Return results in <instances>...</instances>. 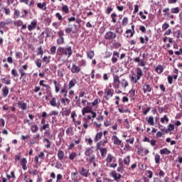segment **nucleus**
I'll return each instance as SVG.
<instances>
[{
    "instance_id": "nucleus-1",
    "label": "nucleus",
    "mask_w": 182,
    "mask_h": 182,
    "mask_svg": "<svg viewBox=\"0 0 182 182\" xmlns=\"http://www.w3.org/2000/svg\"><path fill=\"white\" fill-rule=\"evenodd\" d=\"M72 53H73L72 46H68L66 48L59 47L57 49L58 59L63 62V63H66V62H68V59L72 56Z\"/></svg>"
},
{
    "instance_id": "nucleus-2",
    "label": "nucleus",
    "mask_w": 182,
    "mask_h": 182,
    "mask_svg": "<svg viewBox=\"0 0 182 182\" xmlns=\"http://www.w3.org/2000/svg\"><path fill=\"white\" fill-rule=\"evenodd\" d=\"M129 86V81L125 78L120 80L119 75L113 77V87L114 89H126Z\"/></svg>"
},
{
    "instance_id": "nucleus-3",
    "label": "nucleus",
    "mask_w": 182,
    "mask_h": 182,
    "mask_svg": "<svg viewBox=\"0 0 182 182\" xmlns=\"http://www.w3.org/2000/svg\"><path fill=\"white\" fill-rule=\"evenodd\" d=\"M93 146H90L85 149V156H86V161L87 163H92L96 161V155L94 154L95 150Z\"/></svg>"
},
{
    "instance_id": "nucleus-4",
    "label": "nucleus",
    "mask_w": 182,
    "mask_h": 182,
    "mask_svg": "<svg viewBox=\"0 0 182 182\" xmlns=\"http://www.w3.org/2000/svg\"><path fill=\"white\" fill-rule=\"evenodd\" d=\"M105 162L106 166L109 167V168H116L117 167V160L112 154H107Z\"/></svg>"
},
{
    "instance_id": "nucleus-5",
    "label": "nucleus",
    "mask_w": 182,
    "mask_h": 182,
    "mask_svg": "<svg viewBox=\"0 0 182 182\" xmlns=\"http://www.w3.org/2000/svg\"><path fill=\"white\" fill-rule=\"evenodd\" d=\"M117 37V35L115 32L109 31H107L106 33L104 36L105 41H107V42H113V41Z\"/></svg>"
},
{
    "instance_id": "nucleus-6",
    "label": "nucleus",
    "mask_w": 182,
    "mask_h": 182,
    "mask_svg": "<svg viewBox=\"0 0 182 182\" xmlns=\"http://www.w3.org/2000/svg\"><path fill=\"white\" fill-rule=\"evenodd\" d=\"M26 70H28V64L22 65L21 68L18 70V72L21 75L20 80H23L24 83L26 82L25 77H26V76L28 75V73H25Z\"/></svg>"
},
{
    "instance_id": "nucleus-7",
    "label": "nucleus",
    "mask_w": 182,
    "mask_h": 182,
    "mask_svg": "<svg viewBox=\"0 0 182 182\" xmlns=\"http://www.w3.org/2000/svg\"><path fill=\"white\" fill-rule=\"evenodd\" d=\"M86 113H91V114H92V119H95L97 115L96 112H95L92 110V107H90V106H87V107L82 108V116H85V114H86Z\"/></svg>"
},
{
    "instance_id": "nucleus-8",
    "label": "nucleus",
    "mask_w": 182,
    "mask_h": 182,
    "mask_svg": "<svg viewBox=\"0 0 182 182\" xmlns=\"http://www.w3.org/2000/svg\"><path fill=\"white\" fill-rule=\"evenodd\" d=\"M104 95L105 100H109L110 97H113V95H114V90L112 88L105 89Z\"/></svg>"
},
{
    "instance_id": "nucleus-9",
    "label": "nucleus",
    "mask_w": 182,
    "mask_h": 182,
    "mask_svg": "<svg viewBox=\"0 0 182 182\" xmlns=\"http://www.w3.org/2000/svg\"><path fill=\"white\" fill-rule=\"evenodd\" d=\"M50 105L52 106V107H60V101H58V99L55 97H53L50 100Z\"/></svg>"
},
{
    "instance_id": "nucleus-10",
    "label": "nucleus",
    "mask_w": 182,
    "mask_h": 182,
    "mask_svg": "<svg viewBox=\"0 0 182 182\" xmlns=\"http://www.w3.org/2000/svg\"><path fill=\"white\" fill-rule=\"evenodd\" d=\"M107 134H109V132L104 131L102 133V136H104V139L101 140L100 142L97 143V146H105L108 141L107 136H106Z\"/></svg>"
},
{
    "instance_id": "nucleus-11",
    "label": "nucleus",
    "mask_w": 182,
    "mask_h": 182,
    "mask_svg": "<svg viewBox=\"0 0 182 182\" xmlns=\"http://www.w3.org/2000/svg\"><path fill=\"white\" fill-rule=\"evenodd\" d=\"M137 153L139 156H147L149 153H150V151L149 149L144 148V147H140L138 149Z\"/></svg>"
},
{
    "instance_id": "nucleus-12",
    "label": "nucleus",
    "mask_w": 182,
    "mask_h": 182,
    "mask_svg": "<svg viewBox=\"0 0 182 182\" xmlns=\"http://www.w3.org/2000/svg\"><path fill=\"white\" fill-rule=\"evenodd\" d=\"M111 177H113L115 181L119 182L120 178H122V174L117 173L116 171H112L110 173Z\"/></svg>"
},
{
    "instance_id": "nucleus-13",
    "label": "nucleus",
    "mask_w": 182,
    "mask_h": 182,
    "mask_svg": "<svg viewBox=\"0 0 182 182\" xmlns=\"http://www.w3.org/2000/svg\"><path fill=\"white\" fill-rule=\"evenodd\" d=\"M97 150L100 151L101 157H102V159H105V157H106V154H107V148L100 147V145H97Z\"/></svg>"
},
{
    "instance_id": "nucleus-14",
    "label": "nucleus",
    "mask_w": 182,
    "mask_h": 182,
    "mask_svg": "<svg viewBox=\"0 0 182 182\" xmlns=\"http://www.w3.org/2000/svg\"><path fill=\"white\" fill-rule=\"evenodd\" d=\"M38 25V21L36 20H33L31 23L28 26V29L31 32L33 31V29H36V26Z\"/></svg>"
},
{
    "instance_id": "nucleus-15",
    "label": "nucleus",
    "mask_w": 182,
    "mask_h": 182,
    "mask_svg": "<svg viewBox=\"0 0 182 182\" xmlns=\"http://www.w3.org/2000/svg\"><path fill=\"white\" fill-rule=\"evenodd\" d=\"M70 70L72 73H80L82 69L79 65H76V64H73Z\"/></svg>"
},
{
    "instance_id": "nucleus-16",
    "label": "nucleus",
    "mask_w": 182,
    "mask_h": 182,
    "mask_svg": "<svg viewBox=\"0 0 182 182\" xmlns=\"http://www.w3.org/2000/svg\"><path fill=\"white\" fill-rule=\"evenodd\" d=\"M77 84V80H76V78L71 79L68 83V90H70V89H73V87H75V86H76Z\"/></svg>"
},
{
    "instance_id": "nucleus-17",
    "label": "nucleus",
    "mask_w": 182,
    "mask_h": 182,
    "mask_svg": "<svg viewBox=\"0 0 182 182\" xmlns=\"http://www.w3.org/2000/svg\"><path fill=\"white\" fill-rule=\"evenodd\" d=\"M20 164L24 171L28 170V166H26V164H28V161L26 160V158H22L21 159Z\"/></svg>"
},
{
    "instance_id": "nucleus-18",
    "label": "nucleus",
    "mask_w": 182,
    "mask_h": 182,
    "mask_svg": "<svg viewBox=\"0 0 182 182\" xmlns=\"http://www.w3.org/2000/svg\"><path fill=\"white\" fill-rule=\"evenodd\" d=\"M77 171L72 172L71 173V180L73 182H79L80 181V179L77 177Z\"/></svg>"
},
{
    "instance_id": "nucleus-19",
    "label": "nucleus",
    "mask_w": 182,
    "mask_h": 182,
    "mask_svg": "<svg viewBox=\"0 0 182 182\" xmlns=\"http://www.w3.org/2000/svg\"><path fill=\"white\" fill-rule=\"evenodd\" d=\"M112 140L115 146H120V144H122V140L119 139L116 135L112 136Z\"/></svg>"
},
{
    "instance_id": "nucleus-20",
    "label": "nucleus",
    "mask_w": 182,
    "mask_h": 182,
    "mask_svg": "<svg viewBox=\"0 0 182 182\" xmlns=\"http://www.w3.org/2000/svg\"><path fill=\"white\" fill-rule=\"evenodd\" d=\"M152 87L151 86H150V85L149 84H144L143 85V92L144 93H150L152 90Z\"/></svg>"
},
{
    "instance_id": "nucleus-21",
    "label": "nucleus",
    "mask_w": 182,
    "mask_h": 182,
    "mask_svg": "<svg viewBox=\"0 0 182 182\" xmlns=\"http://www.w3.org/2000/svg\"><path fill=\"white\" fill-rule=\"evenodd\" d=\"M60 94L63 95V97L68 96V85L66 83L63 85V87L60 90Z\"/></svg>"
},
{
    "instance_id": "nucleus-22",
    "label": "nucleus",
    "mask_w": 182,
    "mask_h": 182,
    "mask_svg": "<svg viewBox=\"0 0 182 182\" xmlns=\"http://www.w3.org/2000/svg\"><path fill=\"white\" fill-rule=\"evenodd\" d=\"M102 137H103V132H97L94 139V141L95 143H97V141H100V140H102Z\"/></svg>"
},
{
    "instance_id": "nucleus-23",
    "label": "nucleus",
    "mask_w": 182,
    "mask_h": 182,
    "mask_svg": "<svg viewBox=\"0 0 182 182\" xmlns=\"http://www.w3.org/2000/svg\"><path fill=\"white\" fill-rule=\"evenodd\" d=\"M41 140V134H36L33 136V140L30 141L31 144H35L36 141H39Z\"/></svg>"
},
{
    "instance_id": "nucleus-24",
    "label": "nucleus",
    "mask_w": 182,
    "mask_h": 182,
    "mask_svg": "<svg viewBox=\"0 0 182 182\" xmlns=\"http://www.w3.org/2000/svg\"><path fill=\"white\" fill-rule=\"evenodd\" d=\"M53 83L55 86V93H59L60 92V83L58 82L55 80H53Z\"/></svg>"
},
{
    "instance_id": "nucleus-25",
    "label": "nucleus",
    "mask_w": 182,
    "mask_h": 182,
    "mask_svg": "<svg viewBox=\"0 0 182 182\" xmlns=\"http://www.w3.org/2000/svg\"><path fill=\"white\" fill-rule=\"evenodd\" d=\"M12 23V20L8 18L5 21L0 22V28H5L6 25H11Z\"/></svg>"
},
{
    "instance_id": "nucleus-26",
    "label": "nucleus",
    "mask_w": 182,
    "mask_h": 182,
    "mask_svg": "<svg viewBox=\"0 0 182 182\" xmlns=\"http://www.w3.org/2000/svg\"><path fill=\"white\" fill-rule=\"evenodd\" d=\"M159 153H160V154H161V156H164V154L166 156H168V154H171V151H170L167 148H164V149L160 150Z\"/></svg>"
},
{
    "instance_id": "nucleus-27",
    "label": "nucleus",
    "mask_w": 182,
    "mask_h": 182,
    "mask_svg": "<svg viewBox=\"0 0 182 182\" xmlns=\"http://www.w3.org/2000/svg\"><path fill=\"white\" fill-rule=\"evenodd\" d=\"M17 105L21 110H26V109H28V105L26 102H17Z\"/></svg>"
},
{
    "instance_id": "nucleus-28",
    "label": "nucleus",
    "mask_w": 182,
    "mask_h": 182,
    "mask_svg": "<svg viewBox=\"0 0 182 182\" xmlns=\"http://www.w3.org/2000/svg\"><path fill=\"white\" fill-rule=\"evenodd\" d=\"M119 53L117 51H114L113 52V56L112 58V63H116L117 62V58H119Z\"/></svg>"
},
{
    "instance_id": "nucleus-29",
    "label": "nucleus",
    "mask_w": 182,
    "mask_h": 182,
    "mask_svg": "<svg viewBox=\"0 0 182 182\" xmlns=\"http://www.w3.org/2000/svg\"><path fill=\"white\" fill-rule=\"evenodd\" d=\"M37 8H38V9H41L42 11H46V2L38 3Z\"/></svg>"
},
{
    "instance_id": "nucleus-30",
    "label": "nucleus",
    "mask_w": 182,
    "mask_h": 182,
    "mask_svg": "<svg viewBox=\"0 0 182 182\" xmlns=\"http://www.w3.org/2000/svg\"><path fill=\"white\" fill-rule=\"evenodd\" d=\"M43 141V143H46V144H45V147L46 149H50V146H52V141H50V140H49L48 138H44Z\"/></svg>"
},
{
    "instance_id": "nucleus-31",
    "label": "nucleus",
    "mask_w": 182,
    "mask_h": 182,
    "mask_svg": "<svg viewBox=\"0 0 182 182\" xmlns=\"http://www.w3.org/2000/svg\"><path fill=\"white\" fill-rule=\"evenodd\" d=\"M130 155L127 156L123 160V163L125 166H127V167H129V166H130Z\"/></svg>"
},
{
    "instance_id": "nucleus-32",
    "label": "nucleus",
    "mask_w": 182,
    "mask_h": 182,
    "mask_svg": "<svg viewBox=\"0 0 182 182\" xmlns=\"http://www.w3.org/2000/svg\"><path fill=\"white\" fill-rule=\"evenodd\" d=\"M136 76L137 80L141 79V77L143 76V70H141V68L139 67L136 68Z\"/></svg>"
},
{
    "instance_id": "nucleus-33",
    "label": "nucleus",
    "mask_w": 182,
    "mask_h": 182,
    "mask_svg": "<svg viewBox=\"0 0 182 182\" xmlns=\"http://www.w3.org/2000/svg\"><path fill=\"white\" fill-rule=\"evenodd\" d=\"M110 18L112 19L111 22H112V23H116L117 22V14L115 12L111 14Z\"/></svg>"
},
{
    "instance_id": "nucleus-34",
    "label": "nucleus",
    "mask_w": 182,
    "mask_h": 182,
    "mask_svg": "<svg viewBox=\"0 0 182 182\" xmlns=\"http://www.w3.org/2000/svg\"><path fill=\"white\" fill-rule=\"evenodd\" d=\"M126 33H131L130 38H133L134 33H136V31H134V25L132 26V29L127 30Z\"/></svg>"
},
{
    "instance_id": "nucleus-35",
    "label": "nucleus",
    "mask_w": 182,
    "mask_h": 182,
    "mask_svg": "<svg viewBox=\"0 0 182 182\" xmlns=\"http://www.w3.org/2000/svg\"><path fill=\"white\" fill-rule=\"evenodd\" d=\"M146 120L148 124H149V126H154V117H146Z\"/></svg>"
},
{
    "instance_id": "nucleus-36",
    "label": "nucleus",
    "mask_w": 182,
    "mask_h": 182,
    "mask_svg": "<svg viewBox=\"0 0 182 182\" xmlns=\"http://www.w3.org/2000/svg\"><path fill=\"white\" fill-rule=\"evenodd\" d=\"M60 102L64 106H66V105H69L70 103V100L66 97H64L61 98Z\"/></svg>"
},
{
    "instance_id": "nucleus-37",
    "label": "nucleus",
    "mask_w": 182,
    "mask_h": 182,
    "mask_svg": "<svg viewBox=\"0 0 182 182\" xmlns=\"http://www.w3.org/2000/svg\"><path fill=\"white\" fill-rule=\"evenodd\" d=\"M130 100H134L136 97V90H132L129 92Z\"/></svg>"
},
{
    "instance_id": "nucleus-38",
    "label": "nucleus",
    "mask_w": 182,
    "mask_h": 182,
    "mask_svg": "<svg viewBox=\"0 0 182 182\" xmlns=\"http://www.w3.org/2000/svg\"><path fill=\"white\" fill-rule=\"evenodd\" d=\"M88 173L89 171H87V170H86L85 168H81V169L80 170V174H81L82 177H87Z\"/></svg>"
},
{
    "instance_id": "nucleus-39",
    "label": "nucleus",
    "mask_w": 182,
    "mask_h": 182,
    "mask_svg": "<svg viewBox=\"0 0 182 182\" xmlns=\"http://www.w3.org/2000/svg\"><path fill=\"white\" fill-rule=\"evenodd\" d=\"M2 92H3V97H6V96L9 95V88H8V87L6 86L3 87Z\"/></svg>"
},
{
    "instance_id": "nucleus-40",
    "label": "nucleus",
    "mask_w": 182,
    "mask_h": 182,
    "mask_svg": "<svg viewBox=\"0 0 182 182\" xmlns=\"http://www.w3.org/2000/svg\"><path fill=\"white\" fill-rule=\"evenodd\" d=\"M57 156L60 160H63V159L65 158V152L59 149Z\"/></svg>"
},
{
    "instance_id": "nucleus-41",
    "label": "nucleus",
    "mask_w": 182,
    "mask_h": 182,
    "mask_svg": "<svg viewBox=\"0 0 182 182\" xmlns=\"http://www.w3.org/2000/svg\"><path fill=\"white\" fill-rule=\"evenodd\" d=\"M155 70L157 73H159V75L163 73V71L164 70V68H163V65H159L158 66H156V68H155Z\"/></svg>"
},
{
    "instance_id": "nucleus-42",
    "label": "nucleus",
    "mask_w": 182,
    "mask_h": 182,
    "mask_svg": "<svg viewBox=\"0 0 182 182\" xmlns=\"http://www.w3.org/2000/svg\"><path fill=\"white\" fill-rule=\"evenodd\" d=\"M65 133H66L67 136H73V134H74L73 127H68L66 129Z\"/></svg>"
},
{
    "instance_id": "nucleus-43",
    "label": "nucleus",
    "mask_w": 182,
    "mask_h": 182,
    "mask_svg": "<svg viewBox=\"0 0 182 182\" xmlns=\"http://www.w3.org/2000/svg\"><path fill=\"white\" fill-rule=\"evenodd\" d=\"M131 79V82H132L133 83H137L138 80H137V75H136L135 73H132V75L130 77Z\"/></svg>"
},
{
    "instance_id": "nucleus-44",
    "label": "nucleus",
    "mask_w": 182,
    "mask_h": 182,
    "mask_svg": "<svg viewBox=\"0 0 182 182\" xmlns=\"http://www.w3.org/2000/svg\"><path fill=\"white\" fill-rule=\"evenodd\" d=\"M11 77L9 75L8 76V79L6 77L1 78L2 83H5V85H11Z\"/></svg>"
},
{
    "instance_id": "nucleus-45",
    "label": "nucleus",
    "mask_w": 182,
    "mask_h": 182,
    "mask_svg": "<svg viewBox=\"0 0 182 182\" xmlns=\"http://www.w3.org/2000/svg\"><path fill=\"white\" fill-rule=\"evenodd\" d=\"M61 11L63 14H69V6H68V5L63 6L61 8Z\"/></svg>"
},
{
    "instance_id": "nucleus-46",
    "label": "nucleus",
    "mask_w": 182,
    "mask_h": 182,
    "mask_svg": "<svg viewBox=\"0 0 182 182\" xmlns=\"http://www.w3.org/2000/svg\"><path fill=\"white\" fill-rule=\"evenodd\" d=\"M118 112H119V113H129V114L132 113V111H130V109H123V107L118 108Z\"/></svg>"
},
{
    "instance_id": "nucleus-47",
    "label": "nucleus",
    "mask_w": 182,
    "mask_h": 182,
    "mask_svg": "<svg viewBox=\"0 0 182 182\" xmlns=\"http://www.w3.org/2000/svg\"><path fill=\"white\" fill-rule=\"evenodd\" d=\"M31 130L33 133H36L38 130H39V127H38L37 124H33L31 127Z\"/></svg>"
},
{
    "instance_id": "nucleus-48",
    "label": "nucleus",
    "mask_w": 182,
    "mask_h": 182,
    "mask_svg": "<svg viewBox=\"0 0 182 182\" xmlns=\"http://www.w3.org/2000/svg\"><path fill=\"white\" fill-rule=\"evenodd\" d=\"M100 103V99L97 97L95 99V100L92 102H91V105L93 107H95V106H97Z\"/></svg>"
},
{
    "instance_id": "nucleus-49",
    "label": "nucleus",
    "mask_w": 182,
    "mask_h": 182,
    "mask_svg": "<svg viewBox=\"0 0 182 182\" xmlns=\"http://www.w3.org/2000/svg\"><path fill=\"white\" fill-rule=\"evenodd\" d=\"M65 43V38L64 37H59L57 39V44L58 45H63Z\"/></svg>"
},
{
    "instance_id": "nucleus-50",
    "label": "nucleus",
    "mask_w": 182,
    "mask_h": 182,
    "mask_svg": "<svg viewBox=\"0 0 182 182\" xmlns=\"http://www.w3.org/2000/svg\"><path fill=\"white\" fill-rule=\"evenodd\" d=\"M60 130L61 131L58 134V138L60 139V140H62V138L65 136V129L60 128Z\"/></svg>"
},
{
    "instance_id": "nucleus-51",
    "label": "nucleus",
    "mask_w": 182,
    "mask_h": 182,
    "mask_svg": "<svg viewBox=\"0 0 182 182\" xmlns=\"http://www.w3.org/2000/svg\"><path fill=\"white\" fill-rule=\"evenodd\" d=\"M35 63H36L37 68H42V60L41 59H39V58L36 59L35 60Z\"/></svg>"
},
{
    "instance_id": "nucleus-52",
    "label": "nucleus",
    "mask_w": 182,
    "mask_h": 182,
    "mask_svg": "<svg viewBox=\"0 0 182 182\" xmlns=\"http://www.w3.org/2000/svg\"><path fill=\"white\" fill-rule=\"evenodd\" d=\"M127 23H129V18L124 17L122 21V26H127Z\"/></svg>"
},
{
    "instance_id": "nucleus-53",
    "label": "nucleus",
    "mask_w": 182,
    "mask_h": 182,
    "mask_svg": "<svg viewBox=\"0 0 182 182\" xmlns=\"http://www.w3.org/2000/svg\"><path fill=\"white\" fill-rule=\"evenodd\" d=\"M160 159H161L160 155L159 154H156V155L154 156V160H155L156 164H160Z\"/></svg>"
},
{
    "instance_id": "nucleus-54",
    "label": "nucleus",
    "mask_w": 182,
    "mask_h": 182,
    "mask_svg": "<svg viewBox=\"0 0 182 182\" xmlns=\"http://www.w3.org/2000/svg\"><path fill=\"white\" fill-rule=\"evenodd\" d=\"M87 58H89V59H93V58L95 57V51L93 50H90L87 53Z\"/></svg>"
},
{
    "instance_id": "nucleus-55",
    "label": "nucleus",
    "mask_w": 182,
    "mask_h": 182,
    "mask_svg": "<svg viewBox=\"0 0 182 182\" xmlns=\"http://www.w3.org/2000/svg\"><path fill=\"white\" fill-rule=\"evenodd\" d=\"M168 123L169 119L167 115H164V117L161 118V123L164 124V122Z\"/></svg>"
},
{
    "instance_id": "nucleus-56",
    "label": "nucleus",
    "mask_w": 182,
    "mask_h": 182,
    "mask_svg": "<svg viewBox=\"0 0 182 182\" xmlns=\"http://www.w3.org/2000/svg\"><path fill=\"white\" fill-rule=\"evenodd\" d=\"M171 12L172 14H179L180 8H178V7L172 8V9H171Z\"/></svg>"
},
{
    "instance_id": "nucleus-57",
    "label": "nucleus",
    "mask_w": 182,
    "mask_h": 182,
    "mask_svg": "<svg viewBox=\"0 0 182 182\" xmlns=\"http://www.w3.org/2000/svg\"><path fill=\"white\" fill-rule=\"evenodd\" d=\"M23 24V22L21 20L14 21V26H17L18 28H19V26H22Z\"/></svg>"
},
{
    "instance_id": "nucleus-58",
    "label": "nucleus",
    "mask_w": 182,
    "mask_h": 182,
    "mask_svg": "<svg viewBox=\"0 0 182 182\" xmlns=\"http://www.w3.org/2000/svg\"><path fill=\"white\" fill-rule=\"evenodd\" d=\"M11 75L14 76V77H18V76H19L18 71L15 68L11 70Z\"/></svg>"
},
{
    "instance_id": "nucleus-59",
    "label": "nucleus",
    "mask_w": 182,
    "mask_h": 182,
    "mask_svg": "<svg viewBox=\"0 0 182 182\" xmlns=\"http://www.w3.org/2000/svg\"><path fill=\"white\" fill-rule=\"evenodd\" d=\"M55 18H57V19H58V21H60V22H62V21H63V19H65V18L62 17V14H60V13H56Z\"/></svg>"
},
{
    "instance_id": "nucleus-60",
    "label": "nucleus",
    "mask_w": 182,
    "mask_h": 182,
    "mask_svg": "<svg viewBox=\"0 0 182 182\" xmlns=\"http://www.w3.org/2000/svg\"><path fill=\"white\" fill-rule=\"evenodd\" d=\"M44 22L46 25H48L49 26L52 23V18L50 17H48L44 20Z\"/></svg>"
},
{
    "instance_id": "nucleus-61",
    "label": "nucleus",
    "mask_w": 182,
    "mask_h": 182,
    "mask_svg": "<svg viewBox=\"0 0 182 182\" xmlns=\"http://www.w3.org/2000/svg\"><path fill=\"white\" fill-rule=\"evenodd\" d=\"M78 65L80 68H82V66H86V60H81L78 62Z\"/></svg>"
},
{
    "instance_id": "nucleus-62",
    "label": "nucleus",
    "mask_w": 182,
    "mask_h": 182,
    "mask_svg": "<svg viewBox=\"0 0 182 182\" xmlns=\"http://www.w3.org/2000/svg\"><path fill=\"white\" fill-rule=\"evenodd\" d=\"M50 55H55L56 53V46H53L50 49Z\"/></svg>"
},
{
    "instance_id": "nucleus-63",
    "label": "nucleus",
    "mask_w": 182,
    "mask_h": 182,
    "mask_svg": "<svg viewBox=\"0 0 182 182\" xmlns=\"http://www.w3.org/2000/svg\"><path fill=\"white\" fill-rule=\"evenodd\" d=\"M76 152H72L70 155H69V159L70 160H75V159H76Z\"/></svg>"
},
{
    "instance_id": "nucleus-64",
    "label": "nucleus",
    "mask_w": 182,
    "mask_h": 182,
    "mask_svg": "<svg viewBox=\"0 0 182 182\" xmlns=\"http://www.w3.org/2000/svg\"><path fill=\"white\" fill-rule=\"evenodd\" d=\"M146 174H148L147 175L148 178H153V171L148 170L146 171Z\"/></svg>"
}]
</instances>
